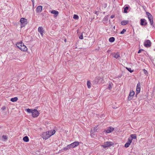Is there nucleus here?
I'll return each mask as SVG.
<instances>
[{"instance_id": "obj_6", "label": "nucleus", "mask_w": 155, "mask_h": 155, "mask_svg": "<svg viewBox=\"0 0 155 155\" xmlns=\"http://www.w3.org/2000/svg\"><path fill=\"white\" fill-rule=\"evenodd\" d=\"M151 42L149 40L145 41L144 42V45L146 47H150L151 46Z\"/></svg>"}, {"instance_id": "obj_29", "label": "nucleus", "mask_w": 155, "mask_h": 155, "mask_svg": "<svg viewBox=\"0 0 155 155\" xmlns=\"http://www.w3.org/2000/svg\"><path fill=\"white\" fill-rule=\"evenodd\" d=\"M128 141L127 142V143H129V144L130 145L132 142V140L130 138H128Z\"/></svg>"}, {"instance_id": "obj_3", "label": "nucleus", "mask_w": 155, "mask_h": 155, "mask_svg": "<svg viewBox=\"0 0 155 155\" xmlns=\"http://www.w3.org/2000/svg\"><path fill=\"white\" fill-rule=\"evenodd\" d=\"M42 136L43 138L45 140L51 137V135L50 134V132L49 131L43 133L42 134Z\"/></svg>"}, {"instance_id": "obj_23", "label": "nucleus", "mask_w": 155, "mask_h": 155, "mask_svg": "<svg viewBox=\"0 0 155 155\" xmlns=\"http://www.w3.org/2000/svg\"><path fill=\"white\" fill-rule=\"evenodd\" d=\"M49 131L50 132V134L51 135V136L54 134L55 132L54 130H53L52 131Z\"/></svg>"}, {"instance_id": "obj_30", "label": "nucleus", "mask_w": 155, "mask_h": 155, "mask_svg": "<svg viewBox=\"0 0 155 155\" xmlns=\"http://www.w3.org/2000/svg\"><path fill=\"white\" fill-rule=\"evenodd\" d=\"M140 88H136L137 94L139 93L140 92Z\"/></svg>"}, {"instance_id": "obj_24", "label": "nucleus", "mask_w": 155, "mask_h": 155, "mask_svg": "<svg viewBox=\"0 0 155 155\" xmlns=\"http://www.w3.org/2000/svg\"><path fill=\"white\" fill-rule=\"evenodd\" d=\"M91 83L89 81H87V85L88 88H90L91 87Z\"/></svg>"}, {"instance_id": "obj_2", "label": "nucleus", "mask_w": 155, "mask_h": 155, "mask_svg": "<svg viewBox=\"0 0 155 155\" xmlns=\"http://www.w3.org/2000/svg\"><path fill=\"white\" fill-rule=\"evenodd\" d=\"M20 21L21 23V27H24L28 22L27 19L23 18H21Z\"/></svg>"}, {"instance_id": "obj_44", "label": "nucleus", "mask_w": 155, "mask_h": 155, "mask_svg": "<svg viewBox=\"0 0 155 155\" xmlns=\"http://www.w3.org/2000/svg\"><path fill=\"white\" fill-rule=\"evenodd\" d=\"M131 97H130L129 96L128 98V99L129 100H130L132 99V98Z\"/></svg>"}, {"instance_id": "obj_26", "label": "nucleus", "mask_w": 155, "mask_h": 155, "mask_svg": "<svg viewBox=\"0 0 155 155\" xmlns=\"http://www.w3.org/2000/svg\"><path fill=\"white\" fill-rule=\"evenodd\" d=\"M78 16L77 15L74 14L73 16V18L75 19H78Z\"/></svg>"}, {"instance_id": "obj_15", "label": "nucleus", "mask_w": 155, "mask_h": 155, "mask_svg": "<svg viewBox=\"0 0 155 155\" xmlns=\"http://www.w3.org/2000/svg\"><path fill=\"white\" fill-rule=\"evenodd\" d=\"M129 138H130L131 139V140H132L133 139H135L136 138V134H131Z\"/></svg>"}, {"instance_id": "obj_48", "label": "nucleus", "mask_w": 155, "mask_h": 155, "mask_svg": "<svg viewBox=\"0 0 155 155\" xmlns=\"http://www.w3.org/2000/svg\"><path fill=\"white\" fill-rule=\"evenodd\" d=\"M115 26H114V27H113V28L114 29H115Z\"/></svg>"}, {"instance_id": "obj_27", "label": "nucleus", "mask_w": 155, "mask_h": 155, "mask_svg": "<svg viewBox=\"0 0 155 155\" xmlns=\"http://www.w3.org/2000/svg\"><path fill=\"white\" fill-rule=\"evenodd\" d=\"M126 68L127 69V70L128 71H129L130 73H132L134 71L133 70H131V69L130 68H128L126 67Z\"/></svg>"}, {"instance_id": "obj_49", "label": "nucleus", "mask_w": 155, "mask_h": 155, "mask_svg": "<svg viewBox=\"0 0 155 155\" xmlns=\"http://www.w3.org/2000/svg\"><path fill=\"white\" fill-rule=\"evenodd\" d=\"M64 41L65 42H66V39H65V40H64Z\"/></svg>"}, {"instance_id": "obj_42", "label": "nucleus", "mask_w": 155, "mask_h": 155, "mask_svg": "<svg viewBox=\"0 0 155 155\" xmlns=\"http://www.w3.org/2000/svg\"><path fill=\"white\" fill-rule=\"evenodd\" d=\"M2 110H5L6 109V107L5 106H3L2 107Z\"/></svg>"}, {"instance_id": "obj_41", "label": "nucleus", "mask_w": 155, "mask_h": 155, "mask_svg": "<svg viewBox=\"0 0 155 155\" xmlns=\"http://www.w3.org/2000/svg\"><path fill=\"white\" fill-rule=\"evenodd\" d=\"M104 20L106 21H107L108 20V17L107 16L105 17L104 18Z\"/></svg>"}, {"instance_id": "obj_46", "label": "nucleus", "mask_w": 155, "mask_h": 155, "mask_svg": "<svg viewBox=\"0 0 155 155\" xmlns=\"http://www.w3.org/2000/svg\"><path fill=\"white\" fill-rule=\"evenodd\" d=\"M115 17V16L114 15H112L110 16V18H114Z\"/></svg>"}, {"instance_id": "obj_9", "label": "nucleus", "mask_w": 155, "mask_h": 155, "mask_svg": "<svg viewBox=\"0 0 155 155\" xmlns=\"http://www.w3.org/2000/svg\"><path fill=\"white\" fill-rule=\"evenodd\" d=\"M38 31L40 32L41 35L42 36L43 35V33L44 32V30L41 27H39L38 28Z\"/></svg>"}, {"instance_id": "obj_21", "label": "nucleus", "mask_w": 155, "mask_h": 155, "mask_svg": "<svg viewBox=\"0 0 155 155\" xmlns=\"http://www.w3.org/2000/svg\"><path fill=\"white\" fill-rule=\"evenodd\" d=\"M134 92L133 91H130L129 95L130 97H132L134 95Z\"/></svg>"}, {"instance_id": "obj_19", "label": "nucleus", "mask_w": 155, "mask_h": 155, "mask_svg": "<svg viewBox=\"0 0 155 155\" xmlns=\"http://www.w3.org/2000/svg\"><path fill=\"white\" fill-rule=\"evenodd\" d=\"M120 57V54L119 53L117 52L116 54H115V55L114 56V57L116 58H118Z\"/></svg>"}, {"instance_id": "obj_36", "label": "nucleus", "mask_w": 155, "mask_h": 155, "mask_svg": "<svg viewBox=\"0 0 155 155\" xmlns=\"http://www.w3.org/2000/svg\"><path fill=\"white\" fill-rule=\"evenodd\" d=\"M143 71L144 73L146 74H148L147 71L145 69H143Z\"/></svg>"}, {"instance_id": "obj_20", "label": "nucleus", "mask_w": 155, "mask_h": 155, "mask_svg": "<svg viewBox=\"0 0 155 155\" xmlns=\"http://www.w3.org/2000/svg\"><path fill=\"white\" fill-rule=\"evenodd\" d=\"M115 41V38L113 37H111L109 38V41L110 42H113Z\"/></svg>"}, {"instance_id": "obj_40", "label": "nucleus", "mask_w": 155, "mask_h": 155, "mask_svg": "<svg viewBox=\"0 0 155 155\" xmlns=\"http://www.w3.org/2000/svg\"><path fill=\"white\" fill-rule=\"evenodd\" d=\"M63 150H68V149L67 147L66 146V147H64L63 149Z\"/></svg>"}, {"instance_id": "obj_43", "label": "nucleus", "mask_w": 155, "mask_h": 155, "mask_svg": "<svg viewBox=\"0 0 155 155\" xmlns=\"http://www.w3.org/2000/svg\"><path fill=\"white\" fill-rule=\"evenodd\" d=\"M108 88H109V89L110 90L111 89V88H112V86H111V85L110 84L109 85V86H108Z\"/></svg>"}, {"instance_id": "obj_32", "label": "nucleus", "mask_w": 155, "mask_h": 155, "mask_svg": "<svg viewBox=\"0 0 155 155\" xmlns=\"http://www.w3.org/2000/svg\"><path fill=\"white\" fill-rule=\"evenodd\" d=\"M98 126L97 125L94 127V132L97 131V129Z\"/></svg>"}, {"instance_id": "obj_4", "label": "nucleus", "mask_w": 155, "mask_h": 155, "mask_svg": "<svg viewBox=\"0 0 155 155\" xmlns=\"http://www.w3.org/2000/svg\"><path fill=\"white\" fill-rule=\"evenodd\" d=\"M113 144V143L111 142H105L104 145L102 146L104 148L110 147L112 146Z\"/></svg>"}, {"instance_id": "obj_14", "label": "nucleus", "mask_w": 155, "mask_h": 155, "mask_svg": "<svg viewBox=\"0 0 155 155\" xmlns=\"http://www.w3.org/2000/svg\"><path fill=\"white\" fill-rule=\"evenodd\" d=\"M129 23V21L128 20H124L121 22V24L122 25H125Z\"/></svg>"}, {"instance_id": "obj_22", "label": "nucleus", "mask_w": 155, "mask_h": 155, "mask_svg": "<svg viewBox=\"0 0 155 155\" xmlns=\"http://www.w3.org/2000/svg\"><path fill=\"white\" fill-rule=\"evenodd\" d=\"M33 110V109H30L29 108H28V109H26V111L27 112H28V113H32Z\"/></svg>"}, {"instance_id": "obj_38", "label": "nucleus", "mask_w": 155, "mask_h": 155, "mask_svg": "<svg viewBox=\"0 0 155 155\" xmlns=\"http://www.w3.org/2000/svg\"><path fill=\"white\" fill-rule=\"evenodd\" d=\"M67 147L68 148V149H69L70 148H72L71 145V144L68 145H67Z\"/></svg>"}, {"instance_id": "obj_10", "label": "nucleus", "mask_w": 155, "mask_h": 155, "mask_svg": "<svg viewBox=\"0 0 155 155\" xmlns=\"http://www.w3.org/2000/svg\"><path fill=\"white\" fill-rule=\"evenodd\" d=\"M79 143L78 141L74 142L71 144L72 148H74L78 146L79 145Z\"/></svg>"}, {"instance_id": "obj_28", "label": "nucleus", "mask_w": 155, "mask_h": 155, "mask_svg": "<svg viewBox=\"0 0 155 155\" xmlns=\"http://www.w3.org/2000/svg\"><path fill=\"white\" fill-rule=\"evenodd\" d=\"M128 141L127 142V143H129V144L130 145L132 142V140L130 138H128Z\"/></svg>"}, {"instance_id": "obj_33", "label": "nucleus", "mask_w": 155, "mask_h": 155, "mask_svg": "<svg viewBox=\"0 0 155 155\" xmlns=\"http://www.w3.org/2000/svg\"><path fill=\"white\" fill-rule=\"evenodd\" d=\"M2 138L5 140H6L7 139V137L5 135H3L2 136Z\"/></svg>"}, {"instance_id": "obj_11", "label": "nucleus", "mask_w": 155, "mask_h": 155, "mask_svg": "<svg viewBox=\"0 0 155 155\" xmlns=\"http://www.w3.org/2000/svg\"><path fill=\"white\" fill-rule=\"evenodd\" d=\"M51 14H54V17H57L59 13L58 11L53 10L51 11Z\"/></svg>"}, {"instance_id": "obj_1", "label": "nucleus", "mask_w": 155, "mask_h": 155, "mask_svg": "<svg viewBox=\"0 0 155 155\" xmlns=\"http://www.w3.org/2000/svg\"><path fill=\"white\" fill-rule=\"evenodd\" d=\"M146 15L147 16L148 19L150 21V23L151 25L154 27V25H153V17L152 15L149 12H146Z\"/></svg>"}, {"instance_id": "obj_13", "label": "nucleus", "mask_w": 155, "mask_h": 155, "mask_svg": "<svg viewBox=\"0 0 155 155\" xmlns=\"http://www.w3.org/2000/svg\"><path fill=\"white\" fill-rule=\"evenodd\" d=\"M19 49L22 51H26L27 50V48L25 45L21 47Z\"/></svg>"}, {"instance_id": "obj_7", "label": "nucleus", "mask_w": 155, "mask_h": 155, "mask_svg": "<svg viewBox=\"0 0 155 155\" xmlns=\"http://www.w3.org/2000/svg\"><path fill=\"white\" fill-rule=\"evenodd\" d=\"M114 130V128L112 127H110L107 128V130H105L104 132L107 133H109L113 131Z\"/></svg>"}, {"instance_id": "obj_25", "label": "nucleus", "mask_w": 155, "mask_h": 155, "mask_svg": "<svg viewBox=\"0 0 155 155\" xmlns=\"http://www.w3.org/2000/svg\"><path fill=\"white\" fill-rule=\"evenodd\" d=\"M85 32H82L81 35L79 36V38L81 39H83V34H85Z\"/></svg>"}, {"instance_id": "obj_31", "label": "nucleus", "mask_w": 155, "mask_h": 155, "mask_svg": "<svg viewBox=\"0 0 155 155\" xmlns=\"http://www.w3.org/2000/svg\"><path fill=\"white\" fill-rule=\"evenodd\" d=\"M130 145L129 144V143H125V145L124 146L126 148H127V147H128Z\"/></svg>"}, {"instance_id": "obj_5", "label": "nucleus", "mask_w": 155, "mask_h": 155, "mask_svg": "<svg viewBox=\"0 0 155 155\" xmlns=\"http://www.w3.org/2000/svg\"><path fill=\"white\" fill-rule=\"evenodd\" d=\"M38 111L36 109H33L32 112V115L33 117H37L39 115Z\"/></svg>"}, {"instance_id": "obj_50", "label": "nucleus", "mask_w": 155, "mask_h": 155, "mask_svg": "<svg viewBox=\"0 0 155 155\" xmlns=\"http://www.w3.org/2000/svg\"><path fill=\"white\" fill-rule=\"evenodd\" d=\"M97 12H96L95 13V14H96V13H97Z\"/></svg>"}, {"instance_id": "obj_12", "label": "nucleus", "mask_w": 155, "mask_h": 155, "mask_svg": "<svg viewBox=\"0 0 155 155\" xmlns=\"http://www.w3.org/2000/svg\"><path fill=\"white\" fill-rule=\"evenodd\" d=\"M42 7L41 6L39 5L36 8V12L37 13L41 12L42 10Z\"/></svg>"}, {"instance_id": "obj_37", "label": "nucleus", "mask_w": 155, "mask_h": 155, "mask_svg": "<svg viewBox=\"0 0 155 155\" xmlns=\"http://www.w3.org/2000/svg\"><path fill=\"white\" fill-rule=\"evenodd\" d=\"M137 88H140V82H139L138 83V84L137 85Z\"/></svg>"}, {"instance_id": "obj_34", "label": "nucleus", "mask_w": 155, "mask_h": 155, "mask_svg": "<svg viewBox=\"0 0 155 155\" xmlns=\"http://www.w3.org/2000/svg\"><path fill=\"white\" fill-rule=\"evenodd\" d=\"M126 31V30L124 29H123L122 31L120 32V34H124L125 32Z\"/></svg>"}, {"instance_id": "obj_35", "label": "nucleus", "mask_w": 155, "mask_h": 155, "mask_svg": "<svg viewBox=\"0 0 155 155\" xmlns=\"http://www.w3.org/2000/svg\"><path fill=\"white\" fill-rule=\"evenodd\" d=\"M16 45L17 46L19 49V48H20L21 47V45H20V44H19V43H17L16 44Z\"/></svg>"}, {"instance_id": "obj_47", "label": "nucleus", "mask_w": 155, "mask_h": 155, "mask_svg": "<svg viewBox=\"0 0 155 155\" xmlns=\"http://www.w3.org/2000/svg\"><path fill=\"white\" fill-rule=\"evenodd\" d=\"M33 4H34V0H31Z\"/></svg>"}, {"instance_id": "obj_45", "label": "nucleus", "mask_w": 155, "mask_h": 155, "mask_svg": "<svg viewBox=\"0 0 155 155\" xmlns=\"http://www.w3.org/2000/svg\"><path fill=\"white\" fill-rule=\"evenodd\" d=\"M143 49H140L139 50L138 52V53H140L141 52V51H143Z\"/></svg>"}, {"instance_id": "obj_8", "label": "nucleus", "mask_w": 155, "mask_h": 155, "mask_svg": "<svg viewBox=\"0 0 155 155\" xmlns=\"http://www.w3.org/2000/svg\"><path fill=\"white\" fill-rule=\"evenodd\" d=\"M140 25L141 26H146L147 25V22L145 19H140Z\"/></svg>"}, {"instance_id": "obj_18", "label": "nucleus", "mask_w": 155, "mask_h": 155, "mask_svg": "<svg viewBox=\"0 0 155 155\" xmlns=\"http://www.w3.org/2000/svg\"><path fill=\"white\" fill-rule=\"evenodd\" d=\"M129 8V7L127 6L125 7L124 8V13H127V10Z\"/></svg>"}, {"instance_id": "obj_39", "label": "nucleus", "mask_w": 155, "mask_h": 155, "mask_svg": "<svg viewBox=\"0 0 155 155\" xmlns=\"http://www.w3.org/2000/svg\"><path fill=\"white\" fill-rule=\"evenodd\" d=\"M19 44H20L21 47L24 45V44L21 42H19Z\"/></svg>"}, {"instance_id": "obj_17", "label": "nucleus", "mask_w": 155, "mask_h": 155, "mask_svg": "<svg viewBox=\"0 0 155 155\" xmlns=\"http://www.w3.org/2000/svg\"><path fill=\"white\" fill-rule=\"evenodd\" d=\"M18 100V98L17 97H15L14 98H12L11 99V101L12 102H16V101Z\"/></svg>"}, {"instance_id": "obj_16", "label": "nucleus", "mask_w": 155, "mask_h": 155, "mask_svg": "<svg viewBox=\"0 0 155 155\" xmlns=\"http://www.w3.org/2000/svg\"><path fill=\"white\" fill-rule=\"evenodd\" d=\"M23 140L25 142H28L29 141V139L28 137L26 136L23 138Z\"/></svg>"}]
</instances>
